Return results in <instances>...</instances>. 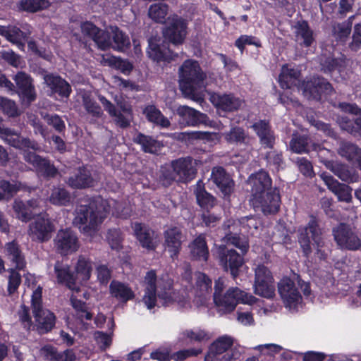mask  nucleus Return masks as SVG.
I'll use <instances>...</instances> for the list:
<instances>
[{
	"label": "nucleus",
	"instance_id": "7c9ffc66",
	"mask_svg": "<svg viewBox=\"0 0 361 361\" xmlns=\"http://www.w3.org/2000/svg\"><path fill=\"white\" fill-rule=\"evenodd\" d=\"M133 230L137 239L143 247L148 250H153L156 247L157 237L153 231L141 224H135Z\"/></svg>",
	"mask_w": 361,
	"mask_h": 361
},
{
	"label": "nucleus",
	"instance_id": "4be33fe9",
	"mask_svg": "<svg viewBox=\"0 0 361 361\" xmlns=\"http://www.w3.org/2000/svg\"><path fill=\"white\" fill-rule=\"evenodd\" d=\"M220 264L225 270L230 269L233 278L238 274V268L243 264V258L234 250H226L224 246L219 248Z\"/></svg>",
	"mask_w": 361,
	"mask_h": 361
},
{
	"label": "nucleus",
	"instance_id": "393cba45",
	"mask_svg": "<svg viewBox=\"0 0 361 361\" xmlns=\"http://www.w3.org/2000/svg\"><path fill=\"white\" fill-rule=\"evenodd\" d=\"M176 114L180 117L179 125L181 128L195 126L204 122L206 115L188 106H180L176 109Z\"/></svg>",
	"mask_w": 361,
	"mask_h": 361
},
{
	"label": "nucleus",
	"instance_id": "13d9d810",
	"mask_svg": "<svg viewBox=\"0 0 361 361\" xmlns=\"http://www.w3.org/2000/svg\"><path fill=\"white\" fill-rule=\"evenodd\" d=\"M291 149L295 153H302L308 152L310 147L307 144V137L305 136L294 137L290 144Z\"/></svg>",
	"mask_w": 361,
	"mask_h": 361
},
{
	"label": "nucleus",
	"instance_id": "4468645a",
	"mask_svg": "<svg viewBox=\"0 0 361 361\" xmlns=\"http://www.w3.org/2000/svg\"><path fill=\"white\" fill-rule=\"evenodd\" d=\"M99 99L104 106L105 110L108 111L110 116L114 118L117 125L125 128L130 124L132 118L131 107L127 104L122 97L115 96L114 100L119 107L121 112H118L114 106L103 96H99Z\"/></svg>",
	"mask_w": 361,
	"mask_h": 361
},
{
	"label": "nucleus",
	"instance_id": "8fccbe9b",
	"mask_svg": "<svg viewBox=\"0 0 361 361\" xmlns=\"http://www.w3.org/2000/svg\"><path fill=\"white\" fill-rule=\"evenodd\" d=\"M225 140L229 143H245L250 142L249 137L245 134L243 129L239 127L232 128L229 132L224 134Z\"/></svg>",
	"mask_w": 361,
	"mask_h": 361
},
{
	"label": "nucleus",
	"instance_id": "0e129e2a",
	"mask_svg": "<svg viewBox=\"0 0 361 361\" xmlns=\"http://www.w3.org/2000/svg\"><path fill=\"white\" fill-rule=\"evenodd\" d=\"M239 224L242 225L243 228L247 229V232L250 233L251 234H254L252 230H256L258 228L259 226L260 225V221L255 217L246 216L242 218L239 221Z\"/></svg>",
	"mask_w": 361,
	"mask_h": 361
},
{
	"label": "nucleus",
	"instance_id": "338daca9",
	"mask_svg": "<svg viewBox=\"0 0 361 361\" xmlns=\"http://www.w3.org/2000/svg\"><path fill=\"white\" fill-rule=\"evenodd\" d=\"M71 301L73 308L80 313V317L85 318L86 319H91L92 315L90 312L87 311L84 302H81L80 300L75 298L73 296L71 297Z\"/></svg>",
	"mask_w": 361,
	"mask_h": 361
},
{
	"label": "nucleus",
	"instance_id": "a19ab883",
	"mask_svg": "<svg viewBox=\"0 0 361 361\" xmlns=\"http://www.w3.org/2000/svg\"><path fill=\"white\" fill-rule=\"evenodd\" d=\"M252 128L259 136L262 145L264 147L271 148L274 142V137L268 123L264 121H259L253 124Z\"/></svg>",
	"mask_w": 361,
	"mask_h": 361
},
{
	"label": "nucleus",
	"instance_id": "39448f33",
	"mask_svg": "<svg viewBox=\"0 0 361 361\" xmlns=\"http://www.w3.org/2000/svg\"><path fill=\"white\" fill-rule=\"evenodd\" d=\"M300 72L292 66L283 65L279 76V82L283 89H291L293 91H302V94L307 99H320L322 94H329L331 92V85L324 78H314L310 81L298 87Z\"/></svg>",
	"mask_w": 361,
	"mask_h": 361
},
{
	"label": "nucleus",
	"instance_id": "9d476101",
	"mask_svg": "<svg viewBox=\"0 0 361 361\" xmlns=\"http://www.w3.org/2000/svg\"><path fill=\"white\" fill-rule=\"evenodd\" d=\"M196 170L190 158L179 159L172 162L169 169L162 171L163 183L170 184L173 180L188 181L195 177Z\"/></svg>",
	"mask_w": 361,
	"mask_h": 361
},
{
	"label": "nucleus",
	"instance_id": "f3484780",
	"mask_svg": "<svg viewBox=\"0 0 361 361\" xmlns=\"http://www.w3.org/2000/svg\"><path fill=\"white\" fill-rule=\"evenodd\" d=\"M148 43L147 55L154 61L169 63L178 57V54L167 48L165 42L160 37L152 36L148 39Z\"/></svg>",
	"mask_w": 361,
	"mask_h": 361
},
{
	"label": "nucleus",
	"instance_id": "680f3d73",
	"mask_svg": "<svg viewBox=\"0 0 361 361\" xmlns=\"http://www.w3.org/2000/svg\"><path fill=\"white\" fill-rule=\"evenodd\" d=\"M202 352V349L200 348L186 349L173 353L171 357L174 361H183L188 357L197 356Z\"/></svg>",
	"mask_w": 361,
	"mask_h": 361
},
{
	"label": "nucleus",
	"instance_id": "412c9836",
	"mask_svg": "<svg viewBox=\"0 0 361 361\" xmlns=\"http://www.w3.org/2000/svg\"><path fill=\"white\" fill-rule=\"evenodd\" d=\"M157 284L159 285V282H157L155 272L148 271L142 281L144 294L142 298V302L148 310H152L158 305L156 294Z\"/></svg>",
	"mask_w": 361,
	"mask_h": 361
},
{
	"label": "nucleus",
	"instance_id": "c03bdc74",
	"mask_svg": "<svg viewBox=\"0 0 361 361\" xmlns=\"http://www.w3.org/2000/svg\"><path fill=\"white\" fill-rule=\"evenodd\" d=\"M6 254L17 269H21L25 266L24 257L19 249L18 245L14 243H8L5 245Z\"/></svg>",
	"mask_w": 361,
	"mask_h": 361
},
{
	"label": "nucleus",
	"instance_id": "7ed1b4c3",
	"mask_svg": "<svg viewBox=\"0 0 361 361\" xmlns=\"http://www.w3.org/2000/svg\"><path fill=\"white\" fill-rule=\"evenodd\" d=\"M251 187L250 202L253 207L264 214L276 213L280 207V196L276 188H271V180L264 171L252 174L248 179Z\"/></svg>",
	"mask_w": 361,
	"mask_h": 361
},
{
	"label": "nucleus",
	"instance_id": "e2e57ef3",
	"mask_svg": "<svg viewBox=\"0 0 361 361\" xmlns=\"http://www.w3.org/2000/svg\"><path fill=\"white\" fill-rule=\"evenodd\" d=\"M0 106L3 112L8 116L18 115V109L14 102L6 98L0 99Z\"/></svg>",
	"mask_w": 361,
	"mask_h": 361
},
{
	"label": "nucleus",
	"instance_id": "603ef678",
	"mask_svg": "<svg viewBox=\"0 0 361 361\" xmlns=\"http://www.w3.org/2000/svg\"><path fill=\"white\" fill-rule=\"evenodd\" d=\"M24 185L20 182L9 181L5 180H0V190L3 192H0V200L4 199L5 195H8L9 197H13L16 192L23 190Z\"/></svg>",
	"mask_w": 361,
	"mask_h": 361
},
{
	"label": "nucleus",
	"instance_id": "20e7f679",
	"mask_svg": "<svg viewBox=\"0 0 361 361\" xmlns=\"http://www.w3.org/2000/svg\"><path fill=\"white\" fill-rule=\"evenodd\" d=\"M178 75L180 90L184 96L202 104L205 88L210 81L198 62L191 59L185 61L179 68Z\"/></svg>",
	"mask_w": 361,
	"mask_h": 361
},
{
	"label": "nucleus",
	"instance_id": "c756f323",
	"mask_svg": "<svg viewBox=\"0 0 361 361\" xmlns=\"http://www.w3.org/2000/svg\"><path fill=\"white\" fill-rule=\"evenodd\" d=\"M191 257L197 261L207 262L209 257V249L205 236L200 234L188 245Z\"/></svg>",
	"mask_w": 361,
	"mask_h": 361
},
{
	"label": "nucleus",
	"instance_id": "72a5a7b5",
	"mask_svg": "<svg viewBox=\"0 0 361 361\" xmlns=\"http://www.w3.org/2000/svg\"><path fill=\"white\" fill-rule=\"evenodd\" d=\"M95 182L87 168H80L75 174L69 178L68 184L73 188H85L93 186Z\"/></svg>",
	"mask_w": 361,
	"mask_h": 361
},
{
	"label": "nucleus",
	"instance_id": "f03ea898",
	"mask_svg": "<svg viewBox=\"0 0 361 361\" xmlns=\"http://www.w3.org/2000/svg\"><path fill=\"white\" fill-rule=\"evenodd\" d=\"M192 279L191 272L190 270L186 271L183 280L185 282L184 286L187 288L188 284L192 286L191 291L187 292L183 290L180 293L175 292H164L159 294V297L162 302V305L169 306L174 302L184 310H188L192 307L191 297L193 296L194 299L192 302L197 306L200 307L206 305L209 299L210 293L212 290V280L208 276L202 272H197L195 274V283L193 284L190 280Z\"/></svg>",
	"mask_w": 361,
	"mask_h": 361
},
{
	"label": "nucleus",
	"instance_id": "b1692460",
	"mask_svg": "<svg viewBox=\"0 0 361 361\" xmlns=\"http://www.w3.org/2000/svg\"><path fill=\"white\" fill-rule=\"evenodd\" d=\"M209 100L219 110L224 111H235L243 103L240 99L231 94L212 93L210 94Z\"/></svg>",
	"mask_w": 361,
	"mask_h": 361
},
{
	"label": "nucleus",
	"instance_id": "cd10ccee",
	"mask_svg": "<svg viewBox=\"0 0 361 361\" xmlns=\"http://www.w3.org/2000/svg\"><path fill=\"white\" fill-rule=\"evenodd\" d=\"M14 80L19 89V94L23 101L27 104L34 101L36 94L30 76L25 73L19 72L15 75Z\"/></svg>",
	"mask_w": 361,
	"mask_h": 361
},
{
	"label": "nucleus",
	"instance_id": "864d4df0",
	"mask_svg": "<svg viewBox=\"0 0 361 361\" xmlns=\"http://www.w3.org/2000/svg\"><path fill=\"white\" fill-rule=\"evenodd\" d=\"M49 0H21L19 8L28 12H36L49 6Z\"/></svg>",
	"mask_w": 361,
	"mask_h": 361
},
{
	"label": "nucleus",
	"instance_id": "1a4fd4ad",
	"mask_svg": "<svg viewBox=\"0 0 361 361\" xmlns=\"http://www.w3.org/2000/svg\"><path fill=\"white\" fill-rule=\"evenodd\" d=\"M257 301L253 295L237 287L228 288L226 293L214 297V302L221 314L233 312L238 303L252 305Z\"/></svg>",
	"mask_w": 361,
	"mask_h": 361
},
{
	"label": "nucleus",
	"instance_id": "6ab92c4d",
	"mask_svg": "<svg viewBox=\"0 0 361 361\" xmlns=\"http://www.w3.org/2000/svg\"><path fill=\"white\" fill-rule=\"evenodd\" d=\"M54 243L57 251L64 255L76 252L79 247L78 237L70 229L59 231Z\"/></svg>",
	"mask_w": 361,
	"mask_h": 361
},
{
	"label": "nucleus",
	"instance_id": "bb28decb",
	"mask_svg": "<svg viewBox=\"0 0 361 361\" xmlns=\"http://www.w3.org/2000/svg\"><path fill=\"white\" fill-rule=\"evenodd\" d=\"M187 35L186 24H167V26L163 30L164 39L174 46L182 44Z\"/></svg>",
	"mask_w": 361,
	"mask_h": 361
},
{
	"label": "nucleus",
	"instance_id": "4c0bfd02",
	"mask_svg": "<svg viewBox=\"0 0 361 361\" xmlns=\"http://www.w3.org/2000/svg\"><path fill=\"white\" fill-rule=\"evenodd\" d=\"M111 295L122 302H126L135 298V293L128 285L118 281H112L109 286Z\"/></svg>",
	"mask_w": 361,
	"mask_h": 361
},
{
	"label": "nucleus",
	"instance_id": "c85d7f7f",
	"mask_svg": "<svg viewBox=\"0 0 361 361\" xmlns=\"http://www.w3.org/2000/svg\"><path fill=\"white\" fill-rule=\"evenodd\" d=\"M54 271L59 283H64L69 289L78 293L80 287L77 285L75 276L70 271L69 266L60 262L54 265Z\"/></svg>",
	"mask_w": 361,
	"mask_h": 361
},
{
	"label": "nucleus",
	"instance_id": "09e8293b",
	"mask_svg": "<svg viewBox=\"0 0 361 361\" xmlns=\"http://www.w3.org/2000/svg\"><path fill=\"white\" fill-rule=\"evenodd\" d=\"M338 153L343 157L353 162L360 160V157H361V149L348 142H343L341 145Z\"/></svg>",
	"mask_w": 361,
	"mask_h": 361
},
{
	"label": "nucleus",
	"instance_id": "a878e982",
	"mask_svg": "<svg viewBox=\"0 0 361 361\" xmlns=\"http://www.w3.org/2000/svg\"><path fill=\"white\" fill-rule=\"evenodd\" d=\"M328 188L338 197V200L349 202L352 199V188L345 184L340 183L331 176L322 173L320 175Z\"/></svg>",
	"mask_w": 361,
	"mask_h": 361
},
{
	"label": "nucleus",
	"instance_id": "2eb2a0df",
	"mask_svg": "<svg viewBox=\"0 0 361 361\" xmlns=\"http://www.w3.org/2000/svg\"><path fill=\"white\" fill-rule=\"evenodd\" d=\"M255 293L259 296L271 298L275 295L274 279L270 271L264 265L255 269Z\"/></svg>",
	"mask_w": 361,
	"mask_h": 361
},
{
	"label": "nucleus",
	"instance_id": "f8f14e48",
	"mask_svg": "<svg viewBox=\"0 0 361 361\" xmlns=\"http://www.w3.org/2000/svg\"><path fill=\"white\" fill-rule=\"evenodd\" d=\"M312 149L318 151V155L321 161L325 166L331 170L341 180L348 183H355L358 181V175L353 169H349L344 164L334 162L325 159V157L331 155V152L324 147H321L319 145H312Z\"/></svg>",
	"mask_w": 361,
	"mask_h": 361
},
{
	"label": "nucleus",
	"instance_id": "49530a36",
	"mask_svg": "<svg viewBox=\"0 0 361 361\" xmlns=\"http://www.w3.org/2000/svg\"><path fill=\"white\" fill-rule=\"evenodd\" d=\"M149 121L154 123L162 128H167L170 126V121L163 116L161 111L154 106H148L144 110Z\"/></svg>",
	"mask_w": 361,
	"mask_h": 361
},
{
	"label": "nucleus",
	"instance_id": "58836bf2",
	"mask_svg": "<svg viewBox=\"0 0 361 361\" xmlns=\"http://www.w3.org/2000/svg\"><path fill=\"white\" fill-rule=\"evenodd\" d=\"M210 338L209 333L200 328L185 329L179 335V340L186 343H204Z\"/></svg>",
	"mask_w": 361,
	"mask_h": 361
},
{
	"label": "nucleus",
	"instance_id": "69168bd1",
	"mask_svg": "<svg viewBox=\"0 0 361 361\" xmlns=\"http://www.w3.org/2000/svg\"><path fill=\"white\" fill-rule=\"evenodd\" d=\"M107 240L112 249L118 250L121 247V236L119 230H110L107 234Z\"/></svg>",
	"mask_w": 361,
	"mask_h": 361
},
{
	"label": "nucleus",
	"instance_id": "bf43d9fd",
	"mask_svg": "<svg viewBox=\"0 0 361 361\" xmlns=\"http://www.w3.org/2000/svg\"><path fill=\"white\" fill-rule=\"evenodd\" d=\"M8 272V292L9 294H12L18 288L21 282V277L20 274L13 269H9Z\"/></svg>",
	"mask_w": 361,
	"mask_h": 361
},
{
	"label": "nucleus",
	"instance_id": "3c124183",
	"mask_svg": "<svg viewBox=\"0 0 361 361\" xmlns=\"http://www.w3.org/2000/svg\"><path fill=\"white\" fill-rule=\"evenodd\" d=\"M135 141L140 144L143 150L149 153L157 152L161 147L160 143L151 137L140 134L135 138Z\"/></svg>",
	"mask_w": 361,
	"mask_h": 361
},
{
	"label": "nucleus",
	"instance_id": "2f4dec72",
	"mask_svg": "<svg viewBox=\"0 0 361 361\" xmlns=\"http://www.w3.org/2000/svg\"><path fill=\"white\" fill-rule=\"evenodd\" d=\"M39 205L38 200H30L27 203L20 200H16L13 203V209L16 218L23 222H27L32 216V210Z\"/></svg>",
	"mask_w": 361,
	"mask_h": 361
},
{
	"label": "nucleus",
	"instance_id": "5fc2aeb1",
	"mask_svg": "<svg viewBox=\"0 0 361 361\" xmlns=\"http://www.w3.org/2000/svg\"><path fill=\"white\" fill-rule=\"evenodd\" d=\"M234 343L233 337L224 335L216 339L211 345L212 350H215L217 353L222 355L226 350H228Z\"/></svg>",
	"mask_w": 361,
	"mask_h": 361
},
{
	"label": "nucleus",
	"instance_id": "aec40b11",
	"mask_svg": "<svg viewBox=\"0 0 361 361\" xmlns=\"http://www.w3.org/2000/svg\"><path fill=\"white\" fill-rule=\"evenodd\" d=\"M334 235L338 245L341 248L357 250L361 245L358 237L348 226L344 224H341L336 228L334 229Z\"/></svg>",
	"mask_w": 361,
	"mask_h": 361
},
{
	"label": "nucleus",
	"instance_id": "ddd939ff",
	"mask_svg": "<svg viewBox=\"0 0 361 361\" xmlns=\"http://www.w3.org/2000/svg\"><path fill=\"white\" fill-rule=\"evenodd\" d=\"M338 108L343 113L357 116L353 121L347 116H339L337 118V123L340 127L355 136L361 135V109L355 104L345 102L340 103Z\"/></svg>",
	"mask_w": 361,
	"mask_h": 361
},
{
	"label": "nucleus",
	"instance_id": "a211bd4d",
	"mask_svg": "<svg viewBox=\"0 0 361 361\" xmlns=\"http://www.w3.org/2000/svg\"><path fill=\"white\" fill-rule=\"evenodd\" d=\"M165 250L172 259L177 258L186 238L177 226H171L164 233Z\"/></svg>",
	"mask_w": 361,
	"mask_h": 361
},
{
	"label": "nucleus",
	"instance_id": "9b49d317",
	"mask_svg": "<svg viewBox=\"0 0 361 361\" xmlns=\"http://www.w3.org/2000/svg\"><path fill=\"white\" fill-rule=\"evenodd\" d=\"M32 312L40 333L50 331L55 324V316L42 306V288L39 286L32 295Z\"/></svg>",
	"mask_w": 361,
	"mask_h": 361
},
{
	"label": "nucleus",
	"instance_id": "79ce46f5",
	"mask_svg": "<svg viewBox=\"0 0 361 361\" xmlns=\"http://www.w3.org/2000/svg\"><path fill=\"white\" fill-rule=\"evenodd\" d=\"M194 193L196 196L198 204L204 209H209L214 207L215 200L209 194L204 187L202 181H198L195 187Z\"/></svg>",
	"mask_w": 361,
	"mask_h": 361
},
{
	"label": "nucleus",
	"instance_id": "de8ad7c7",
	"mask_svg": "<svg viewBox=\"0 0 361 361\" xmlns=\"http://www.w3.org/2000/svg\"><path fill=\"white\" fill-rule=\"evenodd\" d=\"M169 13V6L166 4L158 3L151 5L148 10L149 18L156 23H166V16Z\"/></svg>",
	"mask_w": 361,
	"mask_h": 361
},
{
	"label": "nucleus",
	"instance_id": "473e14b6",
	"mask_svg": "<svg viewBox=\"0 0 361 361\" xmlns=\"http://www.w3.org/2000/svg\"><path fill=\"white\" fill-rule=\"evenodd\" d=\"M211 179L225 195L233 191V182L223 168L214 167L212 171Z\"/></svg>",
	"mask_w": 361,
	"mask_h": 361
},
{
	"label": "nucleus",
	"instance_id": "0eeeda50",
	"mask_svg": "<svg viewBox=\"0 0 361 361\" xmlns=\"http://www.w3.org/2000/svg\"><path fill=\"white\" fill-rule=\"evenodd\" d=\"M305 296L310 295V288L307 283L298 281L297 283L288 278H283L278 283V290L284 306L290 311H296L302 306V296L298 287Z\"/></svg>",
	"mask_w": 361,
	"mask_h": 361
},
{
	"label": "nucleus",
	"instance_id": "e433bc0d",
	"mask_svg": "<svg viewBox=\"0 0 361 361\" xmlns=\"http://www.w3.org/2000/svg\"><path fill=\"white\" fill-rule=\"evenodd\" d=\"M24 157L26 161L32 164L42 174L46 176H54L56 173V169L53 165L35 153L25 152Z\"/></svg>",
	"mask_w": 361,
	"mask_h": 361
},
{
	"label": "nucleus",
	"instance_id": "c9c22d12",
	"mask_svg": "<svg viewBox=\"0 0 361 361\" xmlns=\"http://www.w3.org/2000/svg\"><path fill=\"white\" fill-rule=\"evenodd\" d=\"M44 82L50 88L52 94L57 93L61 97H67L71 93L69 84L61 77L48 74L44 77Z\"/></svg>",
	"mask_w": 361,
	"mask_h": 361
},
{
	"label": "nucleus",
	"instance_id": "ea45409f",
	"mask_svg": "<svg viewBox=\"0 0 361 361\" xmlns=\"http://www.w3.org/2000/svg\"><path fill=\"white\" fill-rule=\"evenodd\" d=\"M0 34L5 36L11 42L16 44L20 49L23 50L25 42L28 36L27 32L20 30L16 26H8L7 30L0 27Z\"/></svg>",
	"mask_w": 361,
	"mask_h": 361
},
{
	"label": "nucleus",
	"instance_id": "423d86ee",
	"mask_svg": "<svg viewBox=\"0 0 361 361\" xmlns=\"http://www.w3.org/2000/svg\"><path fill=\"white\" fill-rule=\"evenodd\" d=\"M82 32L92 38L98 47L106 49L112 46L114 49L123 50L130 46L128 36L120 31L116 26H111L110 31L105 32L99 30L94 24H82Z\"/></svg>",
	"mask_w": 361,
	"mask_h": 361
},
{
	"label": "nucleus",
	"instance_id": "5701e85b",
	"mask_svg": "<svg viewBox=\"0 0 361 361\" xmlns=\"http://www.w3.org/2000/svg\"><path fill=\"white\" fill-rule=\"evenodd\" d=\"M0 136L5 142L16 148L25 150L27 149H38L37 144L35 142L22 138L18 133L11 129L4 128L1 120Z\"/></svg>",
	"mask_w": 361,
	"mask_h": 361
},
{
	"label": "nucleus",
	"instance_id": "f257e3e1",
	"mask_svg": "<svg viewBox=\"0 0 361 361\" xmlns=\"http://www.w3.org/2000/svg\"><path fill=\"white\" fill-rule=\"evenodd\" d=\"M111 207L114 208V215L122 218L129 216L128 209L121 210V205L114 200L107 201L98 197L91 201L88 205L80 204L77 207L73 224L78 226L85 234L92 236Z\"/></svg>",
	"mask_w": 361,
	"mask_h": 361
},
{
	"label": "nucleus",
	"instance_id": "dca6fc26",
	"mask_svg": "<svg viewBox=\"0 0 361 361\" xmlns=\"http://www.w3.org/2000/svg\"><path fill=\"white\" fill-rule=\"evenodd\" d=\"M54 229L51 219L47 215H40L30 224L28 234L33 240L44 242L51 238Z\"/></svg>",
	"mask_w": 361,
	"mask_h": 361
},
{
	"label": "nucleus",
	"instance_id": "6e6d98bb",
	"mask_svg": "<svg viewBox=\"0 0 361 361\" xmlns=\"http://www.w3.org/2000/svg\"><path fill=\"white\" fill-rule=\"evenodd\" d=\"M71 200L68 192L62 188H54L49 197V201L56 205H66Z\"/></svg>",
	"mask_w": 361,
	"mask_h": 361
},
{
	"label": "nucleus",
	"instance_id": "a18cd8bd",
	"mask_svg": "<svg viewBox=\"0 0 361 361\" xmlns=\"http://www.w3.org/2000/svg\"><path fill=\"white\" fill-rule=\"evenodd\" d=\"M294 29L297 42L305 47L310 46L314 41V37L308 24H295Z\"/></svg>",
	"mask_w": 361,
	"mask_h": 361
},
{
	"label": "nucleus",
	"instance_id": "052dcab7",
	"mask_svg": "<svg viewBox=\"0 0 361 361\" xmlns=\"http://www.w3.org/2000/svg\"><path fill=\"white\" fill-rule=\"evenodd\" d=\"M225 239L227 242L233 245L240 249L243 253H245L249 247L248 242L245 238H240L236 234L232 235L231 234H226Z\"/></svg>",
	"mask_w": 361,
	"mask_h": 361
},
{
	"label": "nucleus",
	"instance_id": "6e6552de",
	"mask_svg": "<svg viewBox=\"0 0 361 361\" xmlns=\"http://www.w3.org/2000/svg\"><path fill=\"white\" fill-rule=\"evenodd\" d=\"M299 243L307 257L312 252V247L315 250V255L319 259H324L327 255L324 248V242L321 235V231L314 219H312L307 227L300 230Z\"/></svg>",
	"mask_w": 361,
	"mask_h": 361
},
{
	"label": "nucleus",
	"instance_id": "774afa93",
	"mask_svg": "<svg viewBox=\"0 0 361 361\" xmlns=\"http://www.w3.org/2000/svg\"><path fill=\"white\" fill-rule=\"evenodd\" d=\"M334 31L337 39L344 41L350 34V27L349 24H336L334 27Z\"/></svg>",
	"mask_w": 361,
	"mask_h": 361
},
{
	"label": "nucleus",
	"instance_id": "4d7b16f0",
	"mask_svg": "<svg viewBox=\"0 0 361 361\" xmlns=\"http://www.w3.org/2000/svg\"><path fill=\"white\" fill-rule=\"evenodd\" d=\"M83 106L86 111L93 116L99 117L102 115L100 106L91 98L88 94L82 95Z\"/></svg>",
	"mask_w": 361,
	"mask_h": 361
},
{
	"label": "nucleus",
	"instance_id": "37998d69",
	"mask_svg": "<svg viewBox=\"0 0 361 361\" xmlns=\"http://www.w3.org/2000/svg\"><path fill=\"white\" fill-rule=\"evenodd\" d=\"M42 354L48 359H54L56 361H75L76 355L72 349H68L58 353L51 346L47 345L42 348Z\"/></svg>",
	"mask_w": 361,
	"mask_h": 361
},
{
	"label": "nucleus",
	"instance_id": "f704fd0d",
	"mask_svg": "<svg viewBox=\"0 0 361 361\" xmlns=\"http://www.w3.org/2000/svg\"><path fill=\"white\" fill-rule=\"evenodd\" d=\"M75 276L77 285L80 288V286H86L87 281L90 279L92 273V263L90 260L83 256L78 257V262L75 267Z\"/></svg>",
	"mask_w": 361,
	"mask_h": 361
}]
</instances>
